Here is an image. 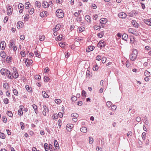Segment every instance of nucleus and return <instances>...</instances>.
<instances>
[{
    "mask_svg": "<svg viewBox=\"0 0 151 151\" xmlns=\"http://www.w3.org/2000/svg\"><path fill=\"white\" fill-rule=\"evenodd\" d=\"M85 18L88 21V22H89L91 21V17L89 16L88 15H86L85 16Z\"/></svg>",
    "mask_w": 151,
    "mask_h": 151,
    "instance_id": "28",
    "label": "nucleus"
},
{
    "mask_svg": "<svg viewBox=\"0 0 151 151\" xmlns=\"http://www.w3.org/2000/svg\"><path fill=\"white\" fill-rule=\"evenodd\" d=\"M132 23L133 25L136 28H138L139 26V24L134 20H132Z\"/></svg>",
    "mask_w": 151,
    "mask_h": 151,
    "instance_id": "9",
    "label": "nucleus"
},
{
    "mask_svg": "<svg viewBox=\"0 0 151 151\" xmlns=\"http://www.w3.org/2000/svg\"><path fill=\"white\" fill-rule=\"evenodd\" d=\"M146 133L145 132H143L142 134V137L143 139H145Z\"/></svg>",
    "mask_w": 151,
    "mask_h": 151,
    "instance_id": "54",
    "label": "nucleus"
},
{
    "mask_svg": "<svg viewBox=\"0 0 151 151\" xmlns=\"http://www.w3.org/2000/svg\"><path fill=\"white\" fill-rule=\"evenodd\" d=\"M106 60V58L105 57H103L102 58V63H105Z\"/></svg>",
    "mask_w": 151,
    "mask_h": 151,
    "instance_id": "53",
    "label": "nucleus"
},
{
    "mask_svg": "<svg viewBox=\"0 0 151 151\" xmlns=\"http://www.w3.org/2000/svg\"><path fill=\"white\" fill-rule=\"evenodd\" d=\"M71 100L72 101H75L77 100V98L75 96H73L71 98Z\"/></svg>",
    "mask_w": 151,
    "mask_h": 151,
    "instance_id": "64",
    "label": "nucleus"
},
{
    "mask_svg": "<svg viewBox=\"0 0 151 151\" xmlns=\"http://www.w3.org/2000/svg\"><path fill=\"white\" fill-rule=\"evenodd\" d=\"M56 14L57 17L59 18H63L64 16L63 11L61 9H58L56 12Z\"/></svg>",
    "mask_w": 151,
    "mask_h": 151,
    "instance_id": "2",
    "label": "nucleus"
},
{
    "mask_svg": "<svg viewBox=\"0 0 151 151\" xmlns=\"http://www.w3.org/2000/svg\"><path fill=\"white\" fill-rule=\"evenodd\" d=\"M146 77L149 76L150 75V72H149L147 70H146L144 73Z\"/></svg>",
    "mask_w": 151,
    "mask_h": 151,
    "instance_id": "27",
    "label": "nucleus"
},
{
    "mask_svg": "<svg viewBox=\"0 0 151 151\" xmlns=\"http://www.w3.org/2000/svg\"><path fill=\"white\" fill-rule=\"evenodd\" d=\"M33 61L31 59H28V62H27L26 65H28L30 66L33 63Z\"/></svg>",
    "mask_w": 151,
    "mask_h": 151,
    "instance_id": "31",
    "label": "nucleus"
},
{
    "mask_svg": "<svg viewBox=\"0 0 151 151\" xmlns=\"http://www.w3.org/2000/svg\"><path fill=\"white\" fill-rule=\"evenodd\" d=\"M40 41H43L44 40L45 38V36L43 35L41 36H40Z\"/></svg>",
    "mask_w": 151,
    "mask_h": 151,
    "instance_id": "41",
    "label": "nucleus"
},
{
    "mask_svg": "<svg viewBox=\"0 0 151 151\" xmlns=\"http://www.w3.org/2000/svg\"><path fill=\"white\" fill-rule=\"evenodd\" d=\"M0 55L1 57L4 58L5 57L6 55L4 51H2L1 52Z\"/></svg>",
    "mask_w": 151,
    "mask_h": 151,
    "instance_id": "21",
    "label": "nucleus"
},
{
    "mask_svg": "<svg viewBox=\"0 0 151 151\" xmlns=\"http://www.w3.org/2000/svg\"><path fill=\"white\" fill-rule=\"evenodd\" d=\"M34 11V9L33 8H32L31 9L30 11H29V13L30 14H32Z\"/></svg>",
    "mask_w": 151,
    "mask_h": 151,
    "instance_id": "61",
    "label": "nucleus"
},
{
    "mask_svg": "<svg viewBox=\"0 0 151 151\" xmlns=\"http://www.w3.org/2000/svg\"><path fill=\"white\" fill-rule=\"evenodd\" d=\"M100 22L101 24H105L107 22L106 19V18L101 19L100 20Z\"/></svg>",
    "mask_w": 151,
    "mask_h": 151,
    "instance_id": "17",
    "label": "nucleus"
},
{
    "mask_svg": "<svg viewBox=\"0 0 151 151\" xmlns=\"http://www.w3.org/2000/svg\"><path fill=\"white\" fill-rule=\"evenodd\" d=\"M130 14H133L136 15L138 14V12L135 10H133L130 13Z\"/></svg>",
    "mask_w": 151,
    "mask_h": 151,
    "instance_id": "39",
    "label": "nucleus"
},
{
    "mask_svg": "<svg viewBox=\"0 0 151 151\" xmlns=\"http://www.w3.org/2000/svg\"><path fill=\"white\" fill-rule=\"evenodd\" d=\"M23 112L22 111V110H19L18 111V114L20 115H22L23 114Z\"/></svg>",
    "mask_w": 151,
    "mask_h": 151,
    "instance_id": "59",
    "label": "nucleus"
},
{
    "mask_svg": "<svg viewBox=\"0 0 151 151\" xmlns=\"http://www.w3.org/2000/svg\"><path fill=\"white\" fill-rule=\"evenodd\" d=\"M6 71H5L4 69L2 68L1 69V74L3 75H5Z\"/></svg>",
    "mask_w": 151,
    "mask_h": 151,
    "instance_id": "37",
    "label": "nucleus"
},
{
    "mask_svg": "<svg viewBox=\"0 0 151 151\" xmlns=\"http://www.w3.org/2000/svg\"><path fill=\"white\" fill-rule=\"evenodd\" d=\"M35 78L38 80H39L41 79V76L39 75H36L35 76Z\"/></svg>",
    "mask_w": 151,
    "mask_h": 151,
    "instance_id": "56",
    "label": "nucleus"
},
{
    "mask_svg": "<svg viewBox=\"0 0 151 151\" xmlns=\"http://www.w3.org/2000/svg\"><path fill=\"white\" fill-rule=\"evenodd\" d=\"M9 99L7 98H5L4 99L3 101L5 104H7L9 103Z\"/></svg>",
    "mask_w": 151,
    "mask_h": 151,
    "instance_id": "48",
    "label": "nucleus"
},
{
    "mask_svg": "<svg viewBox=\"0 0 151 151\" xmlns=\"http://www.w3.org/2000/svg\"><path fill=\"white\" fill-rule=\"evenodd\" d=\"M13 91L14 94L16 96H18V91L15 89L13 88Z\"/></svg>",
    "mask_w": 151,
    "mask_h": 151,
    "instance_id": "34",
    "label": "nucleus"
},
{
    "mask_svg": "<svg viewBox=\"0 0 151 151\" xmlns=\"http://www.w3.org/2000/svg\"><path fill=\"white\" fill-rule=\"evenodd\" d=\"M6 43L4 41H2L0 44V47L2 50H4L6 46Z\"/></svg>",
    "mask_w": 151,
    "mask_h": 151,
    "instance_id": "7",
    "label": "nucleus"
},
{
    "mask_svg": "<svg viewBox=\"0 0 151 151\" xmlns=\"http://www.w3.org/2000/svg\"><path fill=\"white\" fill-rule=\"evenodd\" d=\"M82 96H85L86 95V92L84 90H83L82 91Z\"/></svg>",
    "mask_w": 151,
    "mask_h": 151,
    "instance_id": "63",
    "label": "nucleus"
},
{
    "mask_svg": "<svg viewBox=\"0 0 151 151\" xmlns=\"http://www.w3.org/2000/svg\"><path fill=\"white\" fill-rule=\"evenodd\" d=\"M137 54V52L136 50H134L132 54L129 55L130 60L133 61L136 59Z\"/></svg>",
    "mask_w": 151,
    "mask_h": 151,
    "instance_id": "1",
    "label": "nucleus"
},
{
    "mask_svg": "<svg viewBox=\"0 0 151 151\" xmlns=\"http://www.w3.org/2000/svg\"><path fill=\"white\" fill-rule=\"evenodd\" d=\"M145 23L149 26H151V22H150L149 20L147 19H145L144 20Z\"/></svg>",
    "mask_w": 151,
    "mask_h": 151,
    "instance_id": "20",
    "label": "nucleus"
},
{
    "mask_svg": "<svg viewBox=\"0 0 151 151\" xmlns=\"http://www.w3.org/2000/svg\"><path fill=\"white\" fill-rule=\"evenodd\" d=\"M10 44L9 46V47L10 48H12L13 47V45L14 44L15 42L14 41L12 40L10 42Z\"/></svg>",
    "mask_w": 151,
    "mask_h": 151,
    "instance_id": "24",
    "label": "nucleus"
},
{
    "mask_svg": "<svg viewBox=\"0 0 151 151\" xmlns=\"http://www.w3.org/2000/svg\"><path fill=\"white\" fill-rule=\"evenodd\" d=\"M30 4L29 2H27L25 4V7L26 9H28L29 7V5Z\"/></svg>",
    "mask_w": 151,
    "mask_h": 151,
    "instance_id": "42",
    "label": "nucleus"
},
{
    "mask_svg": "<svg viewBox=\"0 0 151 151\" xmlns=\"http://www.w3.org/2000/svg\"><path fill=\"white\" fill-rule=\"evenodd\" d=\"M63 35H60L59 36H58L57 37V39L59 41H60L62 40V39L63 37Z\"/></svg>",
    "mask_w": 151,
    "mask_h": 151,
    "instance_id": "47",
    "label": "nucleus"
},
{
    "mask_svg": "<svg viewBox=\"0 0 151 151\" xmlns=\"http://www.w3.org/2000/svg\"><path fill=\"white\" fill-rule=\"evenodd\" d=\"M60 27L61 26L59 24H57L56 26L55 29H54L53 30V31H56L58 30L59 29Z\"/></svg>",
    "mask_w": 151,
    "mask_h": 151,
    "instance_id": "23",
    "label": "nucleus"
},
{
    "mask_svg": "<svg viewBox=\"0 0 151 151\" xmlns=\"http://www.w3.org/2000/svg\"><path fill=\"white\" fill-rule=\"evenodd\" d=\"M55 102L57 104H59L62 102V101L59 99H58L55 100Z\"/></svg>",
    "mask_w": 151,
    "mask_h": 151,
    "instance_id": "43",
    "label": "nucleus"
},
{
    "mask_svg": "<svg viewBox=\"0 0 151 151\" xmlns=\"http://www.w3.org/2000/svg\"><path fill=\"white\" fill-rule=\"evenodd\" d=\"M127 16V14L124 12H120L118 14L119 17L122 19L125 18Z\"/></svg>",
    "mask_w": 151,
    "mask_h": 151,
    "instance_id": "6",
    "label": "nucleus"
},
{
    "mask_svg": "<svg viewBox=\"0 0 151 151\" xmlns=\"http://www.w3.org/2000/svg\"><path fill=\"white\" fill-rule=\"evenodd\" d=\"M134 29H133L130 28L128 29V31L129 33L132 34L134 32Z\"/></svg>",
    "mask_w": 151,
    "mask_h": 151,
    "instance_id": "45",
    "label": "nucleus"
},
{
    "mask_svg": "<svg viewBox=\"0 0 151 151\" xmlns=\"http://www.w3.org/2000/svg\"><path fill=\"white\" fill-rule=\"evenodd\" d=\"M111 105V101H108L106 103V105L109 108L110 107Z\"/></svg>",
    "mask_w": 151,
    "mask_h": 151,
    "instance_id": "38",
    "label": "nucleus"
},
{
    "mask_svg": "<svg viewBox=\"0 0 151 151\" xmlns=\"http://www.w3.org/2000/svg\"><path fill=\"white\" fill-rule=\"evenodd\" d=\"M85 29V28L84 27H81L78 28L77 31L79 32H83Z\"/></svg>",
    "mask_w": 151,
    "mask_h": 151,
    "instance_id": "22",
    "label": "nucleus"
},
{
    "mask_svg": "<svg viewBox=\"0 0 151 151\" xmlns=\"http://www.w3.org/2000/svg\"><path fill=\"white\" fill-rule=\"evenodd\" d=\"M13 70H14V72L12 73V79L13 78H16L19 76L18 73L16 71L17 70L16 68H15L14 67L13 68Z\"/></svg>",
    "mask_w": 151,
    "mask_h": 151,
    "instance_id": "3",
    "label": "nucleus"
},
{
    "mask_svg": "<svg viewBox=\"0 0 151 151\" xmlns=\"http://www.w3.org/2000/svg\"><path fill=\"white\" fill-rule=\"evenodd\" d=\"M76 20L78 22H80L81 21V17H78L76 18Z\"/></svg>",
    "mask_w": 151,
    "mask_h": 151,
    "instance_id": "57",
    "label": "nucleus"
},
{
    "mask_svg": "<svg viewBox=\"0 0 151 151\" xmlns=\"http://www.w3.org/2000/svg\"><path fill=\"white\" fill-rule=\"evenodd\" d=\"M25 88L27 91L29 92H30L31 91V90L29 88V86L28 85H27L25 86Z\"/></svg>",
    "mask_w": 151,
    "mask_h": 151,
    "instance_id": "50",
    "label": "nucleus"
},
{
    "mask_svg": "<svg viewBox=\"0 0 151 151\" xmlns=\"http://www.w3.org/2000/svg\"><path fill=\"white\" fill-rule=\"evenodd\" d=\"M72 117H78V114L76 113H74L72 114L71 115Z\"/></svg>",
    "mask_w": 151,
    "mask_h": 151,
    "instance_id": "35",
    "label": "nucleus"
},
{
    "mask_svg": "<svg viewBox=\"0 0 151 151\" xmlns=\"http://www.w3.org/2000/svg\"><path fill=\"white\" fill-rule=\"evenodd\" d=\"M73 127V124L70 125V124H67L66 126L67 130L68 131H71Z\"/></svg>",
    "mask_w": 151,
    "mask_h": 151,
    "instance_id": "10",
    "label": "nucleus"
},
{
    "mask_svg": "<svg viewBox=\"0 0 151 151\" xmlns=\"http://www.w3.org/2000/svg\"><path fill=\"white\" fill-rule=\"evenodd\" d=\"M95 48V47L93 46H91L88 47V48H87L86 51L87 52H89L91 51H92Z\"/></svg>",
    "mask_w": 151,
    "mask_h": 151,
    "instance_id": "12",
    "label": "nucleus"
},
{
    "mask_svg": "<svg viewBox=\"0 0 151 151\" xmlns=\"http://www.w3.org/2000/svg\"><path fill=\"white\" fill-rule=\"evenodd\" d=\"M20 125H21V128L22 129H24V123H23L22 122H20Z\"/></svg>",
    "mask_w": 151,
    "mask_h": 151,
    "instance_id": "55",
    "label": "nucleus"
},
{
    "mask_svg": "<svg viewBox=\"0 0 151 151\" xmlns=\"http://www.w3.org/2000/svg\"><path fill=\"white\" fill-rule=\"evenodd\" d=\"M3 87L4 88L6 89H8V87H9V85L7 83H4L3 84Z\"/></svg>",
    "mask_w": 151,
    "mask_h": 151,
    "instance_id": "19",
    "label": "nucleus"
},
{
    "mask_svg": "<svg viewBox=\"0 0 151 151\" xmlns=\"http://www.w3.org/2000/svg\"><path fill=\"white\" fill-rule=\"evenodd\" d=\"M104 34V32L103 31L101 32L100 33L98 34V36L99 38L102 37Z\"/></svg>",
    "mask_w": 151,
    "mask_h": 151,
    "instance_id": "26",
    "label": "nucleus"
},
{
    "mask_svg": "<svg viewBox=\"0 0 151 151\" xmlns=\"http://www.w3.org/2000/svg\"><path fill=\"white\" fill-rule=\"evenodd\" d=\"M99 67L97 65H95L93 67V69L94 71H96L98 69Z\"/></svg>",
    "mask_w": 151,
    "mask_h": 151,
    "instance_id": "46",
    "label": "nucleus"
},
{
    "mask_svg": "<svg viewBox=\"0 0 151 151\" xmlns=\"http://www.w3.org/2000/svg\"><path fill=\"white\" fill-rule=\"evenodd\" d=\"M12 12V6H9L7 8V13L8 15H11Z\"/></svg>",
    "mask_w": 151,
    "mask_h": 151,
    "instance_id": "5",
    "label": "nucleus"
},
{
    "mask_svg": "<svg viewBox=\"0 0 151 151\" xmlns=\"http://www.w3.org/2000/svg\"><path fill=\"white\" fill-rule=\"evenodd\" d=\"M18 7L19 9L21 8V9H23L24 8V5L23 4L20 3L19 4Z\"/></svg>",
    "mask_w": 151,
    "mask_h": 151,
    "instance_id": "44",
    "label": "nucleus"
},
{
    "mask_svg": "<svg viewBox=\"0 0 151 151\" xmlns=\"http://www.w3.org/2000/svg\"><path fill=\"white\" fill-rule=\"evenodd\" d=\"M105 45V43L104 41H100L98 44V47H100L101 48L104 47Z\"/></svg>",
    "mask_w": 151,
    "mask_h": 151,
    "instance_id": "4",
    "label": "nucleus"
},
{
    "mask_svg": "<svg viewBox=\"0 0 151 151\" xmlns=\"http://www.w3.org/2000/svg\"><path fill=\"white\" fill-rule=\"evenodd\" d=\"M111 108L112 111H114L116 108V106L113 105L111 106Z\"/></svg>",
    "mask_w": 151,
    "mask_h": 151,
    "instance_id": "60",
    "label": "nucleus"
},
{
    "mask_svg": "<svg viewBox=\"0 0 151 151\" xmlns=\"http://www.w3.org/2000/svg\"><path fill=\"white\" fill-rule=\"evenodd\" d=\"M91 7L94 9H96L97 8V6L96 5L94 4H93L91 6Z\"/></svg>",
    "mask_w": 151,
    "mask_h": 151,
    "instance_id": "62",
    "label": "nucleus"
},
{
    "mask_svg": "<svg viewBox=\"0 0 151 151\" xmlns=\"http://www.w3.org/2000/svg\"><path fill=\"white\" fill-rule=\"evenodd\" d=\"M59 46L62 48H64L65 46V43L63 42H60L59 44Z\"/></svg>",
    "mask_w": 151,
    "mask_h": 151,
    "instance_id": "40",
    "label": "nucleus"
},
{
    "mask_svg": "<svg viewBox=\"0 0 151 151\" xmlns=\"http://www.w3.org/2000/svg\"><path fill=\"white\" fill-rule=\"evenodd\" d=\"M6 114L10 117H12L13 116V114L12 112L10 111H7Z\"/></svg>",
    "mask_w": 151,
    "mask_h": 151,
    "instance_id": "33",
    "label": "nucleus"
},
{
    "mask_svg": "<svg viewBox=\"0 0 151 151\" xmlns=\"http://www.w3.org/2000/svg\"><path fill=\"white\" fill-rule=\"evenodd\" d=\"M48 13L47 11H44L40 13V16L42 17H46L47 16Z\"/></svg>",
    "mask_w": 151,
    "mask_h": 151,
    "instance_id": "8",
    "label": "nucleus"
},
{
    "mask_svg": "<svg viewBox=\"0 0 151 151\" xmlns=\"http://www.w3.org/2000/svg\"><path fill=\"white\" fill-rule=\"evenodd\" d=\"M0 137L2 139H4L5 138V136L3 133L0 132Z\"/></svg>",
    "mask_w": 151,
    "mask_h": 151,
    "instance_id": "49",
    "label": "nucleus"
},
{
    "mask_svg": "<svg viewBox=\"0 0 151 151\" xmlns=\"http://www.w3.org/2000/svg\"><path fill=\"white\" fill-rule=\"evenodd\" d=\"M42 6L44 8H47L49 6V4L47 2L43 1L42 3Z\"/></svg>",
    "mask_w": 151,
    "mask_h": 151,
    "instance_id": "13",
    "label": "nucleus"
},
{
    "mask_svg": "<svg viewBox=\"0 0 151 151\" xmlns=\"http://www.w3.org/2000/svg\"><path fill=\"white\" fill-rule=\"evenodd\" d=\"M128 37V35L125 33L123 34L122 35V39L126 41H127Z\"/></svg>",
    "mask_w": 151,
    "mask_h": 151,
    "instance_id": "14",
    "label": "nucleus"
},
{
    "mask_svg": "<svg viewBox=\"0 0 151 151\" xmlns=\"http://www.w3.org/2000/svg\"><path fill=\"white\" fill-rule=\"evenodd\" d=\"M42 93L43 96L44 98H46L49 97V96L48 95V94L45 91H42Z\"/></svg>",
    "mask_w": 151,
    "mask_h": 151,
    "instance_id": "15",
    "label": "nucleus"
},
{
    "mask_svg": "<svg viewBox=\"0 0 151 151\" xmlns=\"http://www.w3.org/2000/svg\"><path fill=\"white\" fill-rule=\"evenodd\" d=\"M81 131L83 133H86L87 132V129L85 127H82L80 129Z\"/></svg>",
    "mask_w": 151,
    "mask_h": 151,
    "instance_id": "16",
    "label": "nucleus"
},
{
    "mask_svg": "<svg viewBox=\"0 0 151 151\" xmlns=\"http://www.w3.org/2000/svg\"><path fill=\"white\" fill-rule=\"evenodd\" d=\"M43 108H44V111H45L47 113H48L49 112V110L48 108H47L46 106V105H44Z\"/></svg>",
    "mask_w": 151,
    "mask_h": 151,
    "instance_id": "36",
    "label": "nucleus"
},
{
    "mask_svg": "<svg viewBox=\"0 0 151 151\" xmlns=\"http://www.w3.org/2000/svg\"><path fill=\"white\" fill-rule=\"evenodd\" d=\"M21 56L24 57L25 55V53L24 51H22L21 52Z\"/></svg>",
    "mask_w": 151,
    "mask_h": 151,
    "instance_id": "58",
    "label": "nucleus"
},
{
    "mask_svg": "<svg viewBox=\"0 0 151 151\" xmlns=\"http://www.w3.org/2000/svg\"><path fill=\"white\" fill-rule=\"evenodd\" d=\"M44 147L46 151H48V146L47 143H45L44 144Z\"/></svg>",
    "mask_w": 151,
    "mask_h": 151,
    "instance_id": "30",
    "label": "nucleus"
},
{
    "mask_svg": "<svg viewBox=\"0 0 151 151\" xmlns=\"http://www.w3.org/2000/svg\"><path fill=\"white\" fill-rule=\"evenodd\" d=\"M44 81L45 82H47L50 80V78L47 76H45L44 78Z\"/></svg>",
    "mask_w": 151,
    "mask_h": 151,
    "instance_id": "32",
    "label": "nucleus"
},
{
    "mask_svg": "<svg viewBox=\"0 0 151 151\" xmlns=\"http://www.w3.org/2000/svg\"><path fill=\"white\" fill-rule=\"evenodd\" d=\"M89 143L90 144H92L93 142V138L91 137H89Z\"/></svg>",
    "mask_w": 151,
    "mask_h": 151,
    "instance_id": "52",
    "label": "nucleus"
},
{
    "mask_svg": "<svg viewBox=\"0 0 151 151\" xmlns=\"http://www.w3.org/2000/svg\"><path fill=\"white\" fill-rule=\"evenodd\" d=\"M54 145L55 146V147L57 149H58L59 148V146L58 144V142H57V140H54Z\"/></svg>",
    "mask_w": 151,
    "mask_h": 151,
    "instance_id": "18",
    "label": "nucleus"
},
{
    "mask_svg": "<svg viewBox=\"0 0 151 151\" xmlns=\"http://www.w3.org/2000/svg\"><path fill=\"white\" fill-rule=\"evenodd\" d=\"M34 53L36 57L40 58L41 57V55L39 54L37 51H35Z\"/></svg>",
    "mask_w": 151,
    "mask_h": 151,
    "instance_id": "51",
    "label": "nucleus"
},
{
    "mask_svg": "<svg viewBox=\"0 0 151 151\" xmlns=\"http://www.w3.org/2000/svg\"><path fill=\"white\" fill-rule=\"evenodd\" d=\"M6 73V76L9 78L12 79V76L11 75V73L9 71L7 70Z\"/></svg>",
    "mask_w": 151,
    "mask_h": 151,
    "instance_id": "11",
    "label": "nucleus"
},
{
    "mask_svg": "<svg viewBox=\"0 0 151 151\" xmlns=\"http://www.w3.org/2000/svg\"><path fill=\"white\" fill-rule=\"evenodd\" d=\"M23 23L21 22H19L17 24V27L18 29H19L21 28V25H22Z\"/></svg>",
    "mask_w": 151,
    "mask_h": 151,
    "instance_id": "25",
    "label": "nucleus"
},
{
    "mask_svg": "<svg viewBox=\"0 0 151 151\" xmlns=\"http://www.w3.org/2000/svg\"><path fill=\"white\" fill-rule=\"evenodd\" d=\"M35 4L36 6L39 8L41 6V4L39 2L36 1L35 3Z\"/></svg>",
    "mask_w": 151,
    "mask_h": 151,
    "instance_id": "29",
    "label": "nucleus"
}]
</instances>
